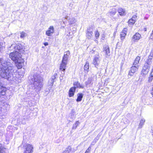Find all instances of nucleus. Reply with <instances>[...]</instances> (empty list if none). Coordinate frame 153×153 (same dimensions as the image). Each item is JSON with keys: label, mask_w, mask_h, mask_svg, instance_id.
Returning a JSON list of instances; mask_svg holds the SVG:
<instances>
[{"label": "nucleus", "mask_w": 153, "mask_h": 153, "mask_svg": "<svg viewBox=\"0 0 153 153\" xmlns=\"http://www.w3.org/2000/svg\"><path fill=\"white\" fill-rule=\"evenodd\" d=\"M9 59L0 58V63L1 65L2 71L1 72V76L8 81H16L17 77L14 74L13 65Z\"/></svg>", "instance_id": "obj_1"}, {"label": "nucleus", "mask_w": 153, "mask_h": 153, "mask_svg": "<svg viewBox=\"0 0 153 153\" xmlns=\"http://www.w3.org/2000/svg\"><path fill=\"white\" fill-rule=\"evenodd\" d=\"M30 82L33 84L36 91H39L43 86V78L40 74L36 73L31 77Z\"/></svg>", "instance_id": "obj_2"}, {"label": "nucleus", "mask_w": 153, "mask_h": 153, "mask_svg": "<svg viewBox=\"0 0 153 153\" xmlns=\"http://www.w3.org/2000/svg\"><path fill=\"white\" fill-rule=\"evenodd\" d=\"M9 56L12 60L16 62L19 63V61L21 59V55L20 53L17 51L10 53Z\"/></svg>", "instance_id": "obj_3"}, {"label": "nucleus", "mask_w": 153, "mask_h": 153, "mask_svg": "<svg viewBox=\"0 0 153 153\" xmlns=\"http://www.w3.org/2000/svg\"><path fill=\"white\" fill-rule=\"evenodd\" d=\"M11 48H13L15 51H18V52L21 53H23L24 51L25 48L24 46L22 45L21 44L18 43L17 44H13L10 47Z\"/></svg>", "instance_id": "obj_4"}, {"label": "nucleus", "mask_w": 153, "mask_h": 153, "mask_svg": "<svg viewBox=\"0 0 153 153\" xmlns=\"http://www.w3.org/2000/svg\"><path fill=\"white\" fill-rule=\"evenodd\" d=\"M100 62V56L99 54H96L94 57L93 61L92 62V64L96 68L98 69L99 65Z\"/></svg>", "instance_id": "obj_5"}, {"label": "nucleus", "mask_w": 153, "mask_h": 153, "mask_svg": "<svg viewBox=\"0 0 153 153\" xmlns=\"http://www.w3.org/2000/svg\"><path fill=\"white\" fill-rule=\"evenodd\" d=\"M24 150L23 153H33V147L32 145L26 144L24 146Z\"/></svg>", "instance_id": "obj_6"}, {"label": "nucleus", "mask_w": 153, "mask_h": 153, "mask_svg": "<svg viewBox=\"0 0 153 153\" xmlns=\"http://www.w3.org/2000/svg\"><path fill=\"white\" fill-rule=\"evenodd\" d=\"M3 83L1 79H0V98H3V96L5 94L6 88L3 85Z\"/></svg>", "instance_id": "obj_7"}, {"label": "nucleus", "mask_w": 153, "mask_h": 153, "mask_svg": "<svg viewBox=\"0 0 153 153\" xmlns=\"http://www.w3.org/2000/svg\"><path fill=\"white\" fill-rule=\"evenodd\" d=\"M138 66H136L134 65L131 68V69L129 71L128 75L131 76H133L134 74L138 70Z\"/></svg>", "instance_id": "obj_8"}, {"label": "nucleus", "mask_w": 153, "mask_h": 153, "mask_svg": "<svg viewBox=\"0 0 153 153\" xmlns=\"http://www.w3.org/2000/svg\"><path fill=\"white\" fill-rule=\"evenodd\" d=\"M70 54V52L69 51L65 52L63 56L62 61L67 63L68 59L69 58V56Z\"/></svg>", "instance_id": "obj_9"}, {"label": "nucleus", "mask_w": 153, "mask_h": 153, "mask_svg": "<svg viewBox=\"0 0 153 153\" xmlns=\"http://www.w3.org/2000/svg\"><path fill=\"white\" fill-rule=\"evenodd\" d=\"M54 28L53 26H50L48 28V30L46 31V34L48 36H51L54 33Z\"/></svg>", "instance_id": "obj_10"}, {"label": "nucleus", "mask_w": 153, "mask_h": 153, "mask_svg": "<svg viewBox=\"0 0 153 153\" xmlns=\"http://www.w3.org/2000/svg\"><path fill=\"white\" fill-rule=\"evenodd\" d=\"M141 38V35L138 33H136L132 37V40L134 42H137Z\"/></svg>", "instance_id": "obj_11"}, {"label": "nucleus", "mask_w": 153, "mask_h": 153, "mask_svg": "<svg viewBox=\"0 0 153 153\" xmlns=\"http://www.w3.org/2000/svg\"><path fill=\"white\" fill-rule=\"evenodd\" d=\"M75 111L74 109H72L71 112L70 114V120L69 121L71 122L76 117Z\"/></svg>", "instance_id": "obj_12"}, {"label": "nucleus", "mask_w": 153, "mask_h": 153, "mask_svg": "<svg viewBox=\"0 0 153 153\" xmlns=\"http://www.w3.org/2000/svg\"><path fill=\"white\" fill-rule=\"evenodd\" d=\"M127 29L126 28H124L121 32L120 34V39L121 40L123 41L125 38L126 35Z\"/></svg>", "instance_id": "obj_13"}, {"label": "nucleus", "mask_w": 153, "mask_h": 153, "mask_svg": "<svg viewBox=\"0 0 153 153\" xmlns=\"http://www.w3.org/2000/svg\"><path fill=\"white\" fill-rule=\"evenodd\" d=\"M67 63V62L62 61L60 65L59 69L60 70L63 71L64 74L65 72V71L66 69Z\"/></svg>", "instance_id": "obj_14"}, {"label": "nucleus", "mask_w": 153, "mask_h": 153, "mask_svg": "<svg viewBox=\"0 0 153 153\" xmlns=\"http://www.w3.org/2000/svg\"><path fill=\"white\" fill-rule=\"evenodd\" d=\"M75 88L74 87H71L69 89L68 92V95L69 97H73L75 92Z\"/></svg>", "instance_id": "obj_15"}, {"label": "nucleus", "mask_w": 153, "mask_h": 153, "mask_svg": "<svg viewBox=\"0 0 153 153\" xmlns=\"http://www.w3.org/2000/svg\"><path fill=\"white\" fill-rule=\"evenodd\" d=\"M104 52H105L106 57L108 58L110 56V51L108 46H107L104 48Z\"/></svg>", "instance_id": "obj_16"}, {"label": "nucleus", "mask_w": 153, "mask_h": 153, "mask_svg": "<svg viewBox=\"0 0 153 153\" xmlns=\"http://www.w3.org/2000/svg\"><path fill=\"white\" fill-rule=\"evenodd\" d=\"M57 76V73H55L53 75L51 79H50L49 81V82L51 83L50 85L52 86L53 85V83L55 81V80L56 78V77Z\"/></svg>", "instance_id": "obj_17"}, {"label": "nucleus", "mask_w": 153, "mask_h": 153, "mask_svg": "<svg viewBox=\"0 0 153 153\" xmlns=\"http://www.w3.org/2000/svg\"><path fill=\"white\" fill-rule=\"evenodd\" d=\"M117 11L120 16H123L126 15V13L125 9L122 8H119Z\"/></svg>", "instance_id": "obj_18"}, {"label": "nucleus", "mask_w": 153, "mask_h": 153, "mask_svg": "<svg viewBox=\"0 0 153 153\" xmlns=\"http://www.w3.org/2000/svg\"><path fill=\"white\" fill-rule=\"evenodd\" d=\"M137 16H134L131 19H129L128 22L129 25H132L136 22V19Z\"/></svg>", "instance_id": "obj_19"}, {"label": "nucleus", "mask_w": 153, "mask_h": 153, "mask_svg": "<svg viewBox=\"0 0 153 153\" xmlns=\"http://www.w3.org/2000/svg\"><path fill=\"white\" fill-rule=\"evenodd\" d=\"M73 85H74V86L73 87L75 88L76 89V88H78L82 89L84 88V86L81 85L80 83L78 81L74 82L73 83Z\"/></svg>", "instance_id": "obj_20"}, {"label": "nucleus", "mask_w": 153, "mask_h": 153, "mask_svg": "<svg viewBox=\"0 0 153 153\" xmlns=\"http://www.w3.org/2000/svg\"><path fill=\"white\" fill-rule=\"evenodd\" d=\"M66 19L68 20L69 24L70 25L73 24L75 23L76 22L75 19L73 17L69 18L68 16L66 17Z\"/></svg>", "instance_id": "obj_21"}, {"label": "nucleus", "mask_w": 153, "mask_h": 153, "mask_svg": "<svg viewBox=\"0 0 153 153\" xmlns=\"http://www.w3.org/2000/svg\"><path fill=\"white\" fill-rule=\"evenodd\" d=\"M94 28V25H90L88 27L86 32L93 34V31Z\"/></svg>", "instance_id": "obj_22"}, {"label": "nucleus", "mask_w": 153, "mask_h": 153, "mask_svg": "<svg viewBox=\"0 0 153 153\" xmlns=\"http://www.w3.org/2000/svg\"><path fill=\"white\" fill-rule=\"evenodd\" d=\"M149 71L148 70L145 69L143 68L140 74V77L141 76L143 77H145Z\"/></svg>", "instance_id": "obj_23"}, {"label": "nucleus", "mask_w": 153, "mask_h": 153, "mask_svg": "<svg viewBox=\"0 0 153 153\" xmlns=\"http://www.w3.org/2000/svg\"><path fill=\"white\" fill-rule=\"evenodd\" d=\"M83 94L82 93H79L77 94V98L76 101L77 102H80L82 100L83 97Z\"/></svg>", "instance_id": "obj_24"}, {"label": "nucleus", "mask_w": 153, "mask_h": 153, "mask_svg": "<svg viewBox=\"0 0 153 153\" xmlns=\"http://www.w3.org/2000/svg\"><path fill=\"white\" fill-rule=\"evenodd\" d=\"M89 63L88 62H86L84 66V70L86 73H87L89 71Z\"/></svg>", "instance_id": "obj_25"}, {"label": "nucleus", "mask_w": 153, "mask_h": 153, "mask_svg": "<svg viewBox=\"0 0 153 153\" xmlns=\"http://www.w3.org/2000/svg\"><path fill=\"white\" fill-rule=\"evenodd\" d=\"M117 12V10L114 8L112 9L108 13L109 15L113 17Z\"/></svg>", "instance_id": "obj_26"}, {"label": "nucleus", "mask_w": 153, "mask_h": 153, "mask_svg": "<svg viewBox=\"0 0 153 153\" xmlns=\"http://www.w3.org/2000/svg\"><path fill=\"white\" fill-rule=\"evenodd\" d=\"M152 58L148 57L147 59L146 60L145 64L151 66L152 63Z\"/></svg>", "instance_id": "obj_27"}, {"label": "nucleus", "mask_w": 153, "mask_h": 153, "mask_svg": "<svg viewBox=\"0 0 153 153\" xmlns=\"http://www.w3.org/2000/svg\"><path fill=\"white\" fill-rule=\"evenodd\" d=\"M100 137V135H99V134L97 135L96 137L93 140L92 143H91V145H94V144L96 143L98 140L99 139Z\"/></svg>", "instance_id": "obj_28"}, {"label": "nucleus", "mask_w": 153, "mask_h": 153, "mask_svg": "<svg viewBox=\"0 0 153 153\" xmlns=\"http://www.w3.org/2000/svg\"><path fill=\"white\" fill-rule=\"evenodd\" d=\"M145 122V120L144 119H142L140 120V123H139L138 128H141L143 126L144 123Z\"/></svg>", "instance_id": "obj_29"}, {"label": "nucleus", "mask_w": 153, "mask_h": 153, "mask_svg": "<svg viewBox=\"0 0 153 153\" xmlns=\"http://www.w3.org/2000/svg\"><path fill=\"white\" fill-rule=\"evenodd\" d=\"M80 124V123L79 121H76L75 123L73 124L72 127V130H75L76 129L77 126Z\"/></svg>", "instance_id": "obj_30"}, {"label": "nucleus", "mask_w": 153, "mask_h": 153, "mask_svg": "<svg viewBox=\"0 0 153 153\" xmlns=\"http://www.w3.org/2000/svg\"><path fill=\"white\" fill-rule=\"evenodd\" d=\"M92 80V77H89L88 78L87 81L85 82V86L87 87L88 85L90 84Z\"/></svg>", "instance_id": "obj_31"}, {"label": "nucleus", "mask_w": 153, "mask_h": 153, "mask_svg": "<svg viewBox=\"0 0 153 153\" xmlns=\"http://www.w3.org/2000/svg\"><path fill=\"white\" fill-rule=\"evenodd\" d=\"M140 59V57L138 56H137L135 59L133 63V65H137L139 63Z\"/></svg>", "instance_id": "obj_32"}, {"label": "nucleus", "mask_w": 153, "mask_h": 153, "mask_svg": "<svg viewBox=\"0 0 153 153\" xmlns=\"http://www.w3.org/2000/svg\"><path fill=\"white\" fill-rule=\"evenodd\" d=\"M71 148L70 146H68L62 153H70L71 152Z\"/></svg>", "instance_id": "obj_33"}, {"label": "nucleus", "mask_w": 153, "mask_h": 153, "mask_svg": "<svg viewBox=\"0 0 153 153\" xmlns=\"http://www.w3.org/2000/svg\"><path fill=\"white\" fill-rule=\"evenodd\" d=\"M86 37L89 39H91L92 36L93 34L90 33H89L86 32Z\"/></svg>", "instance_id": "obj_34"}, {"label": "nucleus", "mask_w": 153, "mask_h": 153, "mask_svg": "<svg viewBox=\"0 0 153 153\" xmlns=\"http://www.w3.org/2000/svg\"><path fill=\"white\" fill-rule=\"evenodd\" d=\"M150 67V66H149L147 65L144 64V65L143 68H144V69H145L148 70L149 71Z\"/></svg>", "instance_id": "obj_35"}, {"label": "nucleus", "mask_w": 153, "mask_h": 153, "mask_svg": "<svg viewBox=\"0 0 153 153\" xmlns=\"http://www.w3.org/2000/svg\"><path fill=\"white\" fill-rule=\"evenodd\" d=\"M19 122L23 124H25L26 123L25 119L24 118H19Z\"/></svg>", "instance_id": "obj_36"}, {"label": "nucleus", "mask_w": 153, "mask_h": 153, "mask_svg": "<svg viewBox=\"0 0 153 153\" xmlns=\"http://www.w3.org/2000/svg\"><path fill=\"white\" fill-rule=\"evenodd\" d=\"M95 36L96 37V39H97L98 38H99V36H100V34L99 33L98 30H96L95 33Z\"/></svg>", "instance_id": "obj_37"}, {"label": "nucleus", "mask_w": 153, "mask_h": 153, "mask_svg": "<svg viewBox=\"0 0 153 153\" xmlns=\"http://www.w3.org/2000/svg\"><path fill=\"white\" fill-rule=\"evenodd\" d=\"M20 34V37L21 38H23L25 37V32H22Z\"/></svg>", "instance_id": "obj_38"}, {"label": "nucleus", "mask_w": 153, "mask_h": 153, "mask_svg": "<svg viewBox=\"0 0 153 153\" xmlns=\"http://www.w3.org/2000/svg\"><path fill=\"white\" fill-rule=\"evenodd\" d=\"M149 57H150V58H151L153 59V50H152L150 53L149 55Z\"/></svg>", "instance_id": "obj_39"}, {"label": "nucleus", "mask_w": 153, "mask_h": 153, "mask_svg": "<svg viewBox=\"0 0 153 153\" xmlns=\"http://www.w3.org/2000/svg\"><path fill=\"white\" fill-rule=\"evenodd\" d=\"M4 148L1 145H0V153H3L4 151L3 150Z\"/></svg>", "instance_id": "obj_40"}, {"label": "nucleus", "mask_w": 153, "mask_h": 153, "mask_svg": "<svg viewBox=\"0 0 153 153\" xmlns=\"http://www.w3.org/2000/svg\"><path fill=\"white\" fill-rule=\"evenodd\" d=\"M91 146H89L88 148L87 149L85 152L89 153L91 150Z\"/></svg>", "instance_id": "obj_41"}, {"label": "nucleus", "mask_w": 153, "mask_h": 153, "mask_svg": "<svg viewBox=\"0 0 153 153\" xmlns=\"http://www.w3.org/2000/svg\"><path fill=\"white\" fill-rule=\"evenodd\" d=\"M153 79V77L150 76V77H149V82H151L152 81Z\"/></svg>", "instance_id": "obj_42"}, {"label": "nucleus", "mask_w": 153, "mask_h": 153, "mask_svg": "<svg viewBox=\"0 0 153 153\" xmlns=\"http://www.w3.org/2000/svg\"><path fill=\"white\" fill-rule=\"evenodd\" d=\"M48 45V42H45L44 43V45L45 46H47Z\"/></svg>", "instance_id": "obj_43"}, {"label": "nucleus", "mask_w": 153, "mask_h": 153, "mask_svg": "<svg viewBox=\"0 0 153 153\" xmlns=\"http://www.w3.org/2000/svg\"><path fill=\"white\" fill-rule=\"evenodd\" d=\"M150 76L153 77V72L152 71L150 74Z\"/></svg>", "instance_id": "obj_44"}, {"label": "nucleus", "mask_w": 153, "mask_h": 153, "mask_svg": "<svg viewBox=\"0 0 153 153\" xmlns=\"http://www.w3.org/2000/svg\"><path fill=\"white\" fill-rule=\"evenodd\" d=\"M70 35V33H69L68 34H67V35L68 36H69Z\"/></svg>", "instance_id": "obj_45"}, {"label": "nucleus", "mask_w": 153, "mask_h": 153, "mask_svg": "<svg viewBox=\"0 0 153 153\" xmlns=\"http://www.w3.org/2000/svg\"><path fill=\"white\" fill-rule=\"evenodd\" d=\"M144 29H145V31L146 30V29H145V28H144Z\"/></svg>", "instance_id": "obj_46"}, {"label": "nucleus", "mask_w": 153, "mask_h": 153, "mask_svg": "<svg viewBox=\"0 0 153 153\" xmlns=\"http://www.w3.org/2000/svg\"><path fill=\"white\" fill-rule=\"evenodd\" d=\"M144 29H145V31L146 30V29H145V28H144Z\"/></svg>", "instance_id": "obj_47"}, {"label": "nucleus", "mask_w": 153, "mask_h": 153, "mask_svg": "<svg viewBox=\"0 0 153 153\" xmlns=\"http://www.w3.org/2000/svg\"><path fill=\"white\" fill-rule=\"evenodd\" d=\"M144 29H145V31L146 30V29H145V28H144Z\"/></svg>", "instance_id": "obj_48"}, {"label": "nucleus", "mask_w": 153, "mask_h": 153, "mask_svg": "<svg viewBox=\"0 0 153 153\" xmlns=\"http://www.w3.org/2000/svg\"><path fill=\"white\" fill-rule=\"evenodd\" d=\"M152 71L153 72V69L152 70Z\"/></svg>", "instance_id": "obj_49"}, {"label": "nucleus", "mask_w": 153, "mask_h": 153, "mask_svg": "<svg viewBox=\"0 0 153 153\" xmlns=\"http://www.w3.org/2000/svg\"><path fill=\"white\" fill-rule=\"evenodd\" d=\"M21 68H22V67H20V68H19V69Z\"/></svg>", "instance_id": "obj_50"}]
</instances>
